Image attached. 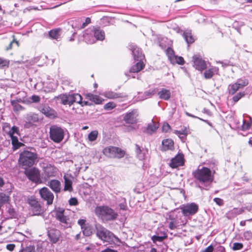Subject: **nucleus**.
Here are the masks:
<instances>
[{"label":"nucleus","mask_w":252,"mask_h":252,"mask_svg":"<svg viewBox=\"0 0 252 252\" xmlns=\"http://www.w3.org/2000/svg\"><path fill=\"white\" fill-rule=\"evenodd\" d=\"M192 175L195 179L202 183H211L214 179V173L209 168L205 167L198 168L192 172Z\"/></svg>","instance_id":"nucleus-1"},{"label":"nucleus","mask_w":252,"mask_h":252,"mask_svg":"<svg viewBox=\"0 0 252 252\" xmlns=\"http://www.w3.org/2000/svg\"><path fill=\"white\" fill-rule=\"evenodd\" d=\"M95 214L101 219L110 220L115 219L117 214L108 206H98L95 209Z\"/></svg>","instance_id":"nucleus-2"},{"label":"nucleus","mask_w":252,"mask_h":252,"mask_svg":"<svg viewBox=\"0 0 252 252\" xmlns=\"http://www.w3.org/2000/svg\"><path fill=\"white\" fill-rule=\"evenodd\" d=\"M96 228L97 236L103 241L109 243L119 241L117 237L101 225H97Z\"/></svg>","instance_id":"nucleus-3"},{"label":"nucleus","mask_w":252,"mask_h":252,"mask_svg":"<svg viewBox=\"0 0 252 252\" xmlns=\"http://www.w3.org/2000/svg\"><path fill=\"white\" fill-rule=\"evenodd\" d=\"M37 158L36 154L29 151H24L20 155L19 162L23 166H32Z\"/></svg>","instance_id":"nucleus-4"},{"label":"nucleus","mask_w":252,"mask_h":252,"mask_svg":"<svg viewBox=\"0 0 252 252\" xmlns=\"http://www.w3.org/2000/svg\"><path fill=\"white\" fill-rule=\"evenodd\" d=\"M61 100V103L63 105H71L76 102L82 104V97L79 94H62L58 97Z\"/></svg>","instance_id":"nucleus-5"},{"label":"nucleus","mask_w":252,"mask_h":252,"mask_svg":"<svg viewBox=\"0 0 252 252\" xmlns=\"http://www.w3.org/2000/svg\"><path fill=\"white\" fill-rule=\"evenodd\" d=\"M30 205V211L33 216H40L44 213V210L39 202L33 196H31L28 200Z\"/></svg>","instance_id":"nucleus-6"},{"label":"nucleus","mask_w":252,"mask_h":252,"mask_svg":"<svg viewBox=\"0 0 252 252\" xmlns=\"http://www.w3.org/2000/svg\"><path fill=\"white\" fill-rule=\"evenodd\" d=\"M50 138L56 143H60L64 137V130L56 125L52 126L50 128Z\"/></svg>","instance_id":"nucleus-7"},{"label":"nucleus","mask_w":252,"mask_h":252,"mask_svg":"<svg viewBox=\"0 0 252 252\" xmlns=\"http://www.w3.org/2000/svg\"><path fill=\"white\" fill-rule=\"evenodd\" d=\"M103 153L109 158H120L123 157L125 153L121 149L115 147H107L103 150Z\"/></svg>","instance_id":"nucleus-8"},{"label":"nucleus","mask_w":252,"mask_h":252,"mask_svg":"<svg viewBox=\"0 0 252 252\" xmlns=\"http://www.w3.org/2000/svg\"><path fill=\"white\" fill-rule=\"evenodd\" d=\"M249 82L247 79H238L236 82L230 84L228 87V92L230 94L233 95L239 89H243L248 85Z\"/></svg>","instance_id":"nucleus-9"},{"label":"nucleus","mask_w":252,"mask_h":252,"mask_svg":"<svg viewBox=\"0 0 252 252\" xmlns=\"http://www.w3.org/2000/svg\"><path fill=\"white\" fill-rule=\"evenodd\" d=\"M24 174L32 182H38L40 180V171L35 167L26 168Z\"/></svg>","instance_id":"nucleus-10"},{"label":"nucleus","mask_w":252,"mask_h":252,"mask_svg":"<svg viewBox=\"0 0 252 252\" xmlns=\"http://www.w3.org/2000/svg\"><path fill=\"white\" fill-rule=\"evenodd\" d=\"M39 193L41 198L46 201L47 204L50 205L52 204L54 196L53 193L46 187H43L39 190Z\"/></svg>","instance_id":"nucleus-11"},{"label":"nucleus","mask_w":252,"mask_h":252,"mask_svg":"<svg viewBox=\"0 0 252 252\" xmlns=\"http://www.w3.org/2000/svg\"><path fill=\"white\" fill-rule=\"evenodd\" d=\"M183 214L185 216H192L197 213L198 206L194 203L184 205L181 207Z\"/></svg>","instance_id":"nucleus-12"},{"label":"nucleus","mask_w":252,"mask_h":252,"mask_svg":"<svg viewBox=\"0 0 252 252\" xmlns=\"http://www.w3.org/2000/svg\"><path fill=\"white\" fill-rule=\"evenodd\" d=\"M58 172L57 168L51 164H48L43 167L42 177L47 180L51 177H55Z\"/></svg>","instance_id":"nucleus-13"},{"label":"nucleus","mask_w":252,"mask_h":252,"mask_svg":"<svg viewBox=\"0 0 252 252\" xmlns=\"http://www.w3.org/2000/svg\"><path fill=\"white\" fill-rule=\"evenodd\" d=\"M193 66L198 70L202 71L207 67L206 62L200 56L195 55L192 57Z\"/></svg>","instance_id":"nucleus-14"},{"label":"nucleus","mask_w":252,"mask_h":252,"mask_svg":"<svg viewBox=\"0 0 252 252\" xmlns=\"http://www.w3.org/2000/svg\"><path fill=\"white\" fill-rule=\"evenodd\" d=\"M138 115L137 111L135 110H133L125 115L124 117V120L127 124H135L137 122V117Z\"/></svg>","instance_id":"nucleus-15"},{"label":"nucleus","mask_w":252,"mask_h":252,"mask_svg":"<svg viewBox=\"0 0 252 252\" xmlns=\"http://www.w3.org/2000/svg\"><path fill=\"white\" fill-rule=\"evenodd\" d=\"M39 111L46 117L53 118L56 117V111L48 105H43L39 108Z\"/></svg>","instance_id":"nucleus-16"},{"label":"nucleus","mask_w":252,"mask_h":252,"mask_svg":"<svg viewBox=\"0 0 252 252\" xmlns=\"http://www.w3.org/2000/svg\"><path fill=\"white\" fill-rule=\"evenodd\" d=\"M184 156L183 154H178L174 158H173L170 163V166L172 168H177L184 164Z\"/></svg>","instance_id":"nucleus-17"},{"label":"nucleus","mask_w":252,"mask_h":252,"mask_svg":"<svg viewBox=\"0 0 252 252\" xmlns=\"http://www.w3.org/2000/svg\"><path fill=\"white\" fill-rule=\"evenodd\" d=\"M47 186L56 193H58L61 191V184L58 180H52L49 181Z\"/></svg>","instance_id":"nucleus-18"},{"label":"nucleus","mask_w":252,"mask_h":252,"mask_svg":"<svg viewBox=\"0 0 252 252\" xmlns=\"http://www.w3.org/2000/svg\"><path fill=\"white\" fill-rule=\"evenodd\" d=\"M48 235L50 241L53 243H56L59 239L60 236V232L59 230L55 229H50L48 230Z\"/></svg>","instance_id":"nucleus-19"},{"label":"nucleus","mask_w":252,"mask_h":252,"mask_svg":"<svg viewBox=\"0 0 252 252\" xmlns=\"http://www.w3.org/2000/svg\"><path fill=\"white\" fill-rule=\"evenodd\" d=\"M94 37L96 40H103L105 38V33L104 31L99 28H94L93 31Z\"/></svg>","instance_id":"nucleus-20"},{"label":"nucleus","mask_w":252,"mask_h":252,"mask_svg":"<svg viewBox=\"0 0 252 252\" xmlns=\"http://www.w3.org/2000/svg\"><path fill=\"white\" fill-rule=\"evenodd\" d=\"M162 151L172 150L174 148V142L171 139H167L163 140L162 142Z\"/></svg>","instance_id":"nucleus-21"},{"label":"nucleus","mask_w":252,"mask_h":252,"mask_svg":"<svg viewBox=\"0 0 252 252\" xmlns=\"http://www.w3.org/2000/svg\"><path fill=\"white\" fill-rule=\"evenodd\" d=\"M86 97L96 104H101L103 101V99L99 96L92 94H87Z\"/></svg>","instance_id":"nucleus-22"},{"label":"nucleus","mask_w":252,"mask_h":252,"mask_svg":"<svg viewBox=\"0 0 252 252\" xmlns=\"http://www.w3.org/2000/svg\"><path fill=\"white\" fill-rule=\"evenodd\" d=\"M158 126L159 125L158 123H156L153 120H152L151 122L147 126L146 132L148 134H152L156 131Z\"/></svg>","instance_id":"nucleus-23"},{"label":"nucleus","mask_w":252,"mask_h":252,"mask_svg":"<svg viewBox=\"0 0 252 252\" xmlns=\"http://www.w3.org/2000/svg\"><path fill=\"white\" fill-rule=\"evenodd\" d=\"M63 179L64 180V186L63 190L71 192L73 190V188L72 187V181L71 179H70V178L68 177L66 175L64 176Z\"/></svg>","instance_id":"nucleus-24"},{"label":"nucleus","mask_w":252,"mask_h":252,"mask_svg":"<svg viewBox=\"0 0 252 252\" xmlns=\"http://www.w3.org/2000/svg\"><path fill=\"white\" fill-rule=\"evenodd\" d=\"M158 95L160 99L168 100L170 98L171 93L169 90L163 88L158 93Z\"/></svg>","instance_id":"nucleus-25"},{"label":"nucleus","mask_w":252,"mask_h":252,"mask_svg":"<svg viewBox=\"0 0 252 252\" xmlns=\"http://www.w3.org/2000/svg\"><path fill=\"white\" fill-rule=\"evenodd\" d=\"M102 95L109 99H116L122 97L121 94H118L112 91H106L102 94Z\"/></svg>","instance_id":"nucleus-26"},{"label":"nucleus","mask_w":252,"mask_h":252,"mask_svg":"<svg viewBox=\"0 0 252 252\" xmlns=\"http://www.w3.org/2000/svg\"><path fill=\"white\" fill-rule=\"evenodd\" d=\"M144 67V64L141 61L137 62L135 65H133L130 69V72L136 73L141 70Z\"/></svg>","instance_id":"nucleus-27"},{"label":"nucleus","mask_w":252,"mask_h":252,"mask_svg":"<svg viewBox=\"0 0 252 252\" xmlns=\"http://www.w3.org/2000/svg\"><path fill=\"white\" fill-rule=\"evenodd\" d=\"M132 54L134 57V59L135 60L137 61H141L144 57V55H143L141 49L139 48H134L132 50Z\"/></svg>","instance_id":"nucleus-28"},{"label":"nucleus","mask_w":252,"mask_h":252,"mask_svg":"<svg viewBox=\"0 0 252 252\" xmlns=\"http://www.w3.org/2000/svg\"><path fill=\"white\" fill-rule=\"evenodd\" d=\"M218 71L219 68L216 67L210 68L204 73V77L206 79H210L213 77L214 72H218Z\"/></svg>","instance_id":"nucleus-29"},{"label":"nucleus","mask_w":252,"mask_h":252,"mask_svg":"<svg viewBox=\"0 0 252 252\" xmlns=\"http://www.w3.org/2000/svg\"><path fill=\"white\" fill-rule=\"evenodd\" d=\"M49 35L50 38L53 39H56L58 40L59 38H60L61 34H60V29H55L51 30L49 32Z\"/></svg>","instance_id":"nucleus-30"},{"label":"nucleus","mask_w":252,"mask_h":252,"mask_svg":"<svg viewBox=\"0 0 252 252\" xmlns=\"http://www.w3.org/2000/svg\"><path fill=\"white\" fill-rule=\"evenodd\" d=\"M183 36L187 43H192L194 41V39L191 34L190 31H186L183 33Z\"/></svg>","instance_id":"nucleus-31"},{"label":"nucleus","mask_w":252,"mask_h":252,"mask_svg":"<svg viewBox=\"0 0 252 252\" xmlns=\"http://www.w3.org/2000/svg\"><path fill=\"white\" fill-rule=\"evenodd\" d=\"M56 218L62 223H67L68 218L64 215V211L58 212Z\"/></svg>","instance_id":"nucleus-32"},{"label":"nucleus","mask_w":252,"mask_h":252,"mask_svg":"<svg viewBox=\"0 0 252 252\" xmlns=\"http://www.w3.org/2000/svg\"><path fill=\"white\" fill-rule=\"evenodd\" d=\"M244 210L242 208L238 209L235 208L228 213V215L230 218H234L237 215L242 214Z\"/></svg>","instance_id":"nucleus-33"},{"label":"nucleus","mask_w":252,"mask_h":252,"mask_svg":"<svg viewBox=\"0 0 252 252\" xmlns=\"http://www.w3.org/2000/svg\"><path fill=\"white\" fill-rule=\"evenodd\" d=\"M86 32L84 34V37L85 41L88 44H93L95 42V39L94 37L91 33L90 34L89 33Z\"/></svg>","instance_id":"nucleus-34"},{"label":"nucleus","mask_w":252,"mask_h":252,"mask_svg":"<svg viewBox=\"0 0 252 252\" xmlns=\"http://www.w3.org/2000/svg\"><path fill=\"white\" fill-rule=\"evenodd\" d=\"M7 127L9 129V130L7 132V134L9 136L10 138L15 136V134L17 135H19V128L18 127L16 126H13L11 128H10L9 126H7Z\"/></svg>","instance_id":"nucleus-35"},{"label":"nucleus","mask_w":252,"mask_h":252,"mask_svg":"<svg viewBox=\"0 0 252 252\" xmlns=\"http://www.w3.org/2000/svg\"><path fill=\"white\" fill-rule=\"evenodd\" d=\"M11 139L14 149H17L21 146L22 143L19 142L18 138L17 136L11 137Z\"/></svg>","instance_id":"nucleus-36"},{"label":"nucleus","mask_w":252,"mask_h":252,"mask_svg":"<svg viewBox=\"0 0 252 252\" xmlns=\"http://www.w3.org/2000/svg\"><path fill=\"white\" fill-rule=\"evenodd\" d=\"M98 132L97 130H94L91 131L88 134V139L90 141L93 142L95 141L98 137Z\"/></svg>","instance_id":"nucleus-37"},{"label":"nucleus","mask_w":252,"mask_h":252,"mask_svg":"<svg viewBox=\"0 0 252 252\" xmlns=\"http://www.w3.org/2000/svg\"><path fill=\"white\" fill-rule=\"evenodd\" d=\"M9 200L8 196L3 193H0V208Z\"/></svg>","instance_id":"nucleus-38"},{"label":"nucleus","mask_w":252,"mask_h":252,"mask_svg":"<svg viewBox=\"0 0 252 252\" xmlns=\"http://www.w3.org/2000/svg\"><path fill=\"white\" fill-rule=\"evenodd\" d=\"M167 237V235L164 234L163 236L154 235L152 237L151 239L154 243H156L157 242H162Z\"/></svg>","instance_id":"nucleus-39"},{"label":"nucleus","mask_w":252,"mask_h":252,"mask_svg":"<svg viewBox=\"0 0 252 252\" xmlns=\"http://www.w3.org/2000/svg\"><path fill=\"white\" fill-rule=\"evenodd\" d=\"M172 64L178 63L179 64H183L184 63V60L182 57H178L176 56L175 58L172 59L171 62Z\"/></svg>","instance_id":"nucleus-40"},{"label":"nucleus","mask_w":252,"mask_h":252,"mask_svg":"<svg viewBox=\"0 0 252 252\" xmlns=\"http://www.w3.org/2000/svg\"><path fill=\"white\" fill-rule=\"evenodd\" d=\"M166 55L171 62L172 61V59L173 60V59L176 56L174 55V52L173 50L171 48H168L166 50Z\"/></svg>","instance_id":"nucleus-41"},{"label":"nucleus","mask_w":252,"mask_h":252,"mask_svg":"<svg viewBox=\"0 0 252 252\" xmlns=\"http://www.w3.org/2000/svg\"><path fill=\"white\" fill-rule=\"evenodd\" d=\"M9 64V61L0 58V68H2L5 67H8Z\"/></svg>","instance_id":"nucleus-42"},{"label":"nucleus","mask_w":252,"mask_h":252,"mask_svg":"<svg viewBox=\"0 0 252 252\" xmlns=\"http://www.w3.org/2000/svg\"><path fill=\"white\" fill-rule=\"evenodd\" d=\"M245 95V92H239L237 94L235 95H234L232 99L234 101V102H237L242 97L244 96Z\"/></svg>","instance_id":"nucleus-43"},{"label":"nucleus","mask_w":252,"mask_h":252,"mask_svg":"<svg viewBox=\"0 0 252 252\" xmlns=\"http://www.w3.org/2000/svg\"><path fill=\"white\" fill-rule=\"evenodd\" d=\"M14 111H19L23 109V107L15 101L11 102Z\"/></svg>","instance_id":"nucleus-44"},{"label":"nucleus","mask_w":252,"mask_h":252,"mask_svg":"<svg viewBox=\"0 0 252 252\" xmlns=\"http://www.w3.org/2000/svg\"><path fill=\"white\" fill-rule=\"evenodd\" d=\"M116 106V104L113 102H109L104 106V108L105 110H110L114 108Z\"/></svg>","instance_id":"nucleus-45"},{"label":"nucleus","mask_w":252,"mask_h":252,"mask_svg":"<svg viewBox=\"0 0 252 252\" xmlns=\"http://www.w3.org/2000/svg\"><path fill=\"white\" fill-rule=\"evenodd\" d=\"M252 125V122H247L246 121H243V124L242 126V129L243 130H248Z\"/></svg>","instance_id":"nucleus-46"},{"label":"nucleus","mask_w":252,"mask_h":252,"mask_svg":"<svg viewBox=\"0 0 252 252\" xmlns=\"http://www.w3.org/2000/svg\"><path fill=\"white\" fill-rule=\"evenodd\" d=\"M136 152L137 153V156L140 159H144V156L141 154V149L137 145H136Z\"/></svg>","instance_id":"nucleus-47"},{"label":"nucleus","mask_w":252,"mask_h":252,"mask_svg":"<svg viewBox=\"0 0 252 252\" xmlns=\"http://www.w3.org/2000/svg\"><path fill=\"white\" fill-rule=\"evenodd\" d=\"M243 245L241 243H234L233 245L232 249L234 251L241 250L243 248Z\"/></svg>","instance_id":"nucleus-48"},{"label":"nucleus","mask_w":252,"mask_h":252,"mask_svg":"<svg viewBox=\"0 0 252 252\" xmlns=\"http://www.w3.org/2000/svg\"><path fill=\"white\" fill-rule=\"evenodd\" d=\"M12 37L13 38V40L10 43L8 46L6 47V50L11 49L12 48V44L14 43H16L17 46H19V42L15 39L14 35H12Z\"/></svg>","instance_id":"nucleus-49"},{"label":"nucleus","mask_w":252,"mask_h":252,"mask_svg":"<svg viewBox=\"0 0 252 252\" xmlns=\"http://www.w3.org/2000/svg\"><path fill=\"white\" fill-rule=\"evenodd\" d=\"M20 252H35L34 248L33 246H30L23 248Z\"/></svg>","instance_id":"nucleus-50"},{"label":"nucleus","mask_w":252,"mask_h":252,"mask_svg":"<svg viewBox=\"0 0 252 252\" xmlns=\"http://www.w3.org/2000/svg\"><path fill=\"white\" fill-rule=\"evenodd\" d=\"M245 239L250 240L252 239V232L251 231H247L244 233L243 235Z\"/></svg>","instance_id":"nucleus-51"},{"label":"nucleus","mask_w":252,"mask_h":252,"mask_svg":"<svg viewBox=\"0 0 252 252\" xmlns=\"http://www.w3.org/2000/svg\"><path fill=\"white\" fill-rule=\"evenodd\" d=\"M174 133L180 136L181 135H187L188 134V130L187 129L181 130H175Z\"/></svg>","instance_id":"nucleus-52"},{"label":"nucleus","mask_w":252,"mask_h":252,"mask_svg":"<svg viewBox=\"0 0 252 252\" xmlns=\"http://www.w3.org/2000/svg\"><path fill=\"white\" fill-rule=\"evenodd\" d=\"M170 129V126L168 123H164L162 126V130L164 132H167Z\"/></svg>","instance_id":"nucleus-53"},{"label":"nucleus","mask_w":252,"mask_h":252,"mask_svg":"<svg viewBox=\"0 0 252 252\" xmlns=\"http://www.w3.org/2000/svg\"><path fill=\"white\" fill-rule=\"evenodd\" d=\"M214 202L219 206H222L223 204V200L220 198H215L214 199Z\"/></svg>","instance_id":"nucleus-54"},{"label":"nucleus","mask_w":252,"mask_h":252,"mask_svg":"<svg viewBox=\"0 0 252 252\" xmlns=\"http://www.w3.org/2000/svg\"><path fill=\"white\" fill-rule=\"evenodd\" d=\"M122 200L124 201V202L121 203L119 206L121 209L125 210L126 209V200L125 198H123Z\"/></svg>","instance_id":"nucleus-55"},{"label":"nucleus","mask_w":252,"mask_h":252,"mask_svg":"<svg viewBox=\"0 0 252 252\" xmlns=\"http://www.w3.org/2000/svg\"><path fill=\"white\" fill-rule=\"evenodd\" d=\"M69 203L71 205H76L78 204V201L76 198H71L69 200Z\"/></svg>","instance_id":"nucleus-56"},{"label":"nucleus","mask_w":252,"mask_h":252,"mask_svg":"<svg viewBox=\"0 0 252 252\" xmlns=\"http://www.w3.org/2000/svg\"><path fill=\"white\" fill-rule=\"evenodd\" d=\"M31 99L33 102H38L40 101V98L38 95H33L32 96Z\"/></svg>","instance_id":"nucleus-57"},{"label":"nucleus","mask_w":252,"mask_h":252,"mask_svg":"<svg viewBox=\"0 0 252 252\" xmlns=\"http://www.w3.org/2000/svg\"><path fill=\"white\" fill-rule=\"evenodd\" d=\"M213 250L214 247H213V246L210 245L204 250L201 251L200 252H213Z\"/></svg>","instance_id":"nucleus-58"},{"label":"nucleus","mask_w":252,"mask_h":252,"mask_svg":"<svg viewBox=\"0 0 252 252\" xmlns=\"http://www.w3.org/2000/svg\"><path fill=\"white\" fill-rule=\"evenodd\" d=\"M83 234L86 236H90L92 232L91 231V229L89 228H86L83 231Z\"/></svg>","instance_id":"nucleus-59"},{"label":"nucleus","mask_w":252,"mask_h":252,"mask_svg":"<svg viewBox=\"0 0 252 252\" xmlns=\"http://www.w3.org/2000/svg\"><path fill=\"white\" fill-rule=\"evenodd\" d=\"M91 19L89 17L87 18L85 20V22L82 24V28H84L87 25L91 23Z\"/></svg>","instance_id":"nucleus-60"},{"label":"nucleus","mask_w":252,"mask_h":252,"mask_svg":"<svg viewBox=\"0 0 252 252\" xmlns=\"http://www.w3.org/2000/svg\"><path fill=\"white\" fill-rule=\"evenodd\" d=\"M216 252H225V250L223 246H219L216 249Z\"/></svg>","instance_id":"nucleus-61"},{"label":"nucleus","mask_w":252,"mask_h":252,"mask_svg":"<svg viewBox=\"0 0 252 252\" xmlns=\"http://www.w3.org/2000/svg\"><path fill=\"white\" fill-rule=\"evenodd\" d=\"M156 93V90L153 89L152 90H149L145 93L148 96H152Z\"/></svg>","instance_id":"nucleus-62"},{"label":"nucleus","mask_w":252,"mask_h":252,"mask_svg":"<svg viewBox=\"0 0 252 252\" xmlns=\"http://www.w3.org/2000/svg\"><path fill=\"white\" fill-rule=\"evenodd\" d=\"M15 247V245L13 244H8L6 246V249L10 251H12L14 249Z\"/></svg>","instance_id":"nucleus-63"},{"label":"nucleus","mask_w":252,"mask_h":252,"mask_svg":"<svg viewBox=\"0 0 252 252\" xmlns=\"http://www.w3.org/2000/svg\"><path fill=\"white\" fill-rule=\"evenodd\" d=\"M85 221H86L84 220H78V224L81 226L82 228H83V226L85 224Z\"/></svg>","instance_id":"nucleus-64"}]
</instances>
